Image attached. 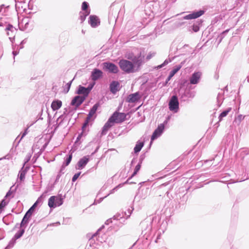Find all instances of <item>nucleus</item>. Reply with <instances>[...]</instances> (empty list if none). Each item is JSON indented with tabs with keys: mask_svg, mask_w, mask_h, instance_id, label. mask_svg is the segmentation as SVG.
Masks as SVG:
<instances>
[{
	"mask_svg": "<svg viewBox=\"0 0 249 249\" xmlns=\"http://www.w3.org/2000/svg\"><path fill=\"white\" fill-rule=\"evenodd\" d=\"M76 93L79 95H82L80 96L84 97L86 99L89 94V89L81 85H79L78 87V89L76 91Z\"/></svg>",
	"mask_w": 249,
	"mask_h": 249,
	"instance_id": "12",
	"label": "nucleus"
},
{
	"mask_svg": "<svg viewBox=\"0 0 249 249\" xmlns=\"http://www.w3.org/2000/svg\"><path fill=\"white\" fill-rule=\"evenodd\" d=\"M88 7H89V4L88 2L84 1L82 3V9L83 10V12L89 11L88 9Z\"/></svg>",
	"mask_w": 249,
	"mask_h": 249,
	"instance_id": "37",
	"label": "nucleus"
},
{
	"mask_svg": "<svg viewBox=\"0 0 249 249\" xmlns=\"http://www.w3.org/2000/svg\"><path fill=\"white\" fill-rule=\"evenodd\" d=\"M6 9L5 7V5L4 4H2L0 6V15H3V14L5 12Z\"/></svg>",
	"mask_w": 249,
	"mask_h": 249,
	"instance_id": "45",
	"label": "nucleus"
},
{
	"mask_svg": "<svg viewBox=\"0 0 249 249\" xmlns=\"http://www.w3.org/2000/svg\"><path fill=\"white\" fill-rule=\"evenodd\" d=\"M205 13L204 10H199L197 11H195L188 15H186L182 18L183 19H195L203 15Z\"/></svg>",
	"mask_w": 249,
	"mask_h": 249,
	"instance_id": "8",
	"label": "nucleus"
},
{
	"mask_svg": "<svg viewBox=\"0 0 249 249\" xmlns=\"http://www.w3.org/2000/svg\"><path fill=\"white\" fill-rule=\"evenodd\" d=\"M13 186H14V185H13V186H12L10 188V190H9L8 191V192L6 193V195H5V197H4V198H7V197H9V196H11V195H12L14 192H15L16 191V190L17 188L18 187V184H17V186H16V187L15 188V189H14V190H12V188H13Z\"/></svg>",
	"mask_w": 249,
	"mask_h": 249,
	"instance_id": "33",
	"label": "nucleus"
},
{
	"mask_svg": "<svg viewBox=\"0 0 249 249\" xmlns=\"http://www.w3.org/2000/svg\"><path fill=\"white\" fill-rule=\"evenodd\" d=\"M143 146V143L142 142H138L134 148L135 153H137L140 152Z\"/></svg>",
	"mask_w": 249,
	"mask_h": 249,
	"instance_id": "30",
	"label": "nucleus"
},
{
	"mask_svg": "<svg viewBox=\"0 0 249 249\" xmlns=\"http://www.w3.org/2000/svg\"><path fill=\"white\" fill-rule=\"evenodd\" d=\"M103 72L99 69H94L92 71L91 77L92 80L96 81L102 76Z\"/></svg>",
	"mask_w": 249,
	"mask_h": 249,
	"instance_id": "16",
	"label": "nucleus"
},
{
	"mask_svg": "<svg viewBox=\"0 0 249 249\" xmlns=\"http://www.w3.org/2000/svg\"><path fill=\"white\" fill-rule=\"evenodd\" d=\"M16 240L17 239L13 237V238L9 242L8 246H7V248H12L14 246V245H15V244L16 243Z\"/></svg>",
	"mask_w": 249,
	"mask_h": 249,
	"instance_id": "38",
	"label": "nucleus"
},
{
	"mask_svg": "<svg viewBox=\"0 0 249 249\" xmlns=\"http://www.w3.org/2000/svg\"><path fill=\"white\" fill-rule=\"evenodd\" d=\"M238 118L240 121H241L242 120H243L244 119V117L242 115H239L238 116Z\"/></svg>",
	"mask_w": 249,
	"mask_h": 249,
	"instance_id": "56",
	"label": "nucleus"
},
{
	"mask_svg": "<svg viewBox=\"0 0 249 249\" xmlns=\"http://www.w3.org/2000/svg\"><path fill=\"white\" fill-rule=\"evenodd\" d=\"M80 174H81V172H79V173L75 174L72 178V181L75 182L77 180V179L78 178V177H79Z\"/></svg>",
	"mask_w": 249,
	"mask_h": 249,
	"instance_id": "46",
	"label": "nucleus"
},
{
	"mask_svg": "<svg viewBox=\"0 0 249 249\" xmlns=\"http://www.w3.org/2000/svg\"><path fill=\"white\" fill-rule=\"evenodd\" d=\"M114 123H119L124 121L126 118V114L124 113L115 112L110 117Z\"/></svg>",
	"mask_w": 249,
	"mask_h": 249,
	"instance_id": "6",
	"label": "nucleus"
},
{
	"mask_svg": "<svg viewBox=\"0 0 249 249\" xmlns=\"http://www.w3.org/2000/svg\"><path fill=\"white\" fill-rule=\"evenodd\" d=\"M72 156V153L69 155V156L66 159L65 162L63 164H64L65 166H68L71 160Z\"/></svg>",
	"mask_w": 249,
	"mask_h": 249,
	"instance_id": "36",
	"label": "nucleus"
},
{
	"mask_svg": "<svg viewBox=\"0 0 249 249\" xmlns=\"http://www.w3.org/2000/svg\"><path fill=\"white\" fill-rule=\"evenodd\" d=\"M8 202L5 201V198H4L0 202V210L4 208L8 203Z\"/></svg>",
	"mask_w": 249,
	"mask_h": 249,
	"instance_id": "42",
	"label": "nucleus"
},
{
	"mask_svg": "<svg viewBox=\"0 0 249 249\" xmlns=\"http://www.w3.org/2000/svg\"><path fill=\"white\" fill-rule=\"evenodd\" d=\"M72 81V80H71L70 82H68L66 84V86H67V92H68V91L69 90V89H70V87H71V84Z\"/></svg>",
	"mask_w": 249,
	"mask_h": 249,
	"instance_id": "49",
	"label": "nucleus"
},
{
	"mask_svg": "<svg viewBox=\"0 0 249 249\" xmlns=\"http://www.w3.org/2000/svg\"><path fill=\"white\" fill-rule=\"evenodd\" d=\"M169 108L170 111L175 113L178 112L179 109V102L176 95H173L169 102Z\"/></svg>",
	"mask_w": 249,
	"mask_h": 249,
	"instance_id": "4",
	"label": "nucleus"
},
{
	"mask_svg": "<svg viewBox=\"0 0 249 249\" xmlns=\"http://www.w3.org/2000/svg\"><path fill=\"white\" fill-rule=\"evenodd\" d=\"M56 199V196H52L50 197L48 200V206L51 208H55V200Z\"/></svg>",
	"mask_w": 249,
	"mask_h": 249,
	"instance_id": "26",
	"label": "nucleus"
},
{
	"mask_svg": "<svg viewBox=\"0 0 249 249\" xmlns=\"http://www.w3.org/2000/svg\"><path fill=\"white\" fill-rule=\"evenodd\" d=\"M228 31H229V30H226V31H224V32L222 33V34H224L227 33Z\"/></svg>",
	"mask_w": 249,
	"mask_h": 249,
	"instance_id": "62",
	"label": "nucleus"
},
{
	"mask_svg": "<svg viewBox=\"0 0 249 249\" xmlns=\"http://www.w3.org/2000/svg\"><path fill=\"white\" fill-rule=\"evenodd\" d=\"M89 18V23L91 27H96L99 24L100 22L99 19L96 16H90Z\"/></svg>",
	"mask_w": 249,
	"mask_h": 249,
	"instance_id": "19",
	"label": "nucleus"
},
{
	"mask_svg": "<svg viewBox=\"0 0 249 249\" xmlns=\"http://www.w3.org/2000/svg\"><path fill=\"white\" fill-rule=\"evenodd\" d=\"M6 30H8V31H11L12 32L15 31L16 29L13 26V25H12L11 24H8V25H7V27L6 28Z\"/></svg>",
	"mask_w": 249,
	"mask_h": 249,
	"instance_id": "44",
	"label": "nucleus"
},
{
	"mask_svg": "<svg viewBox=\"0 0 249 249\" xmlns=\"http://www.w3.org/2000/svg\"><path fill=\"white\" fill-rule=\"evenodd\" d=\"M127 58L132 60V62L136 66L138 70L143 62L144 56H142L141 52H139L135 55L132 54H129Z\"/></svg>",
	"mask_w": 249,
	"mask_h": 249,
	"instance_id": "3",
	"label": "nucleus"
},
{
	"mask_svg": "<svg viewBox=\"0 0 249 249\" xmlns=\"http://www.w3.org/2000/svg\"><path fill=\"white\" fill-rule=\"evenodd\" d=\"M27 134H25L24 132H23L22 135H21V138L20 139H19V140L18 141V144L20 142V141Z\"/></svg>",
	"mask_w": 249,
	"mask_h": 249,
	"instance_id": "51",
	"label": "nucleus"
},
{
	"mask_svg": "<svg viewBox=\"0 0 249 249\" xmlns=\"http://www.w3.org/2000/svg\"><path fill=\"white\" fill-rule=\"evenodd\" d=\"M62 103L60 100H56L53 101L51 104V107L54 111L59 109L62 106Z\"/></svg>",
	"mask_w": 249,
	"mask_h": 249,
	"instance_id": "21",
	"label": "nucleus"
},
{
	"mask_svg": "<svg viewBox=\"0 0 249 249\" xmlns=\"http://www.w3.org/2000/svg\"><path fill=\"white\" fill-rule=\"evenodd\" d=\"M164 128V124H160L158 128L155 130L151 138V143L153 141L158 138L162 134Z\"/></svg>",
	"mask_w": 249,
	"mask_h": 249,
	"instance_id": "9",
	"label": "nucleus"
},
{
	"mask_svg": "<svg viewBox=\"0 0 249 249\" xmlns=\"http://www.w3.org/2000/svg\"><path fill=\"white\" fill-rule=\"evenodd\" d=\"M37 206V205L34 203L33 206L28 210L26 212L28 214L31 216L32 213L34 212L35 209Z\"/></svg>",
	"mask_w": 249,
	"mask_h": 249,
	"instance_id": "39",
	"label": "nucleus"
},
{
	"mask_svg": "<svg viewBox=\"0 0 249 249\" xmlns=\"http://www.w3.org/2000/svg\"><path fill=\"white\" fill-rule=\"evenodd\" d=\"M217 101L218 103L220 102L221 100H222V95L218 94L217 97Z\"/></svg>",
	"mask_w": 249,
	"mask_h": 249,
	"instance_id": "50",
	"label": "nucleus"
},
{
	"mask_svg": "<svg viewBox=\"0 0 249 249\" xmlns=\"http://www.w3.org/2000/svg\"><path fill=\"white\" fill-rule=\"evenodd\" d=\"M171 61L170 59H166L162 64L158 66V68H161L167 65L169 62Z\"/></svg>",
	"mask_w": 249,
	"mask_h": 249,
	"instance_id": "43",
	"label": "nucleus"
},
{
	"mask_svg": "<svg viewBox=\"0 0 249 249\" xmlns=\"http://www.w3.org/2000/svg\"><path fill=\"white\" fill-rule=\"evenodd\" d=\"M112 222V218H110L107 219L106 222L105 224L107 225H108L110 223Z\"/></svg>",
	"mask_w": 249,
	"mask_h": 249,
	"instance_id": "53",
	"label": "nucleus"
},
{
	"mask_svg": "<svg viewBox=\"0 0 249 249\" xmlns=\"http://www.w3.org/2000/svg\"><path fill=\"white\" fill-rule=\"evenodd\" d=\"M99 107V103H96L90 109L88 115L86 120L83 124L82 129H83L88 124L89 121L90 120L91 117L95 114L98 107Z\"/></svg>",
	"mask_w": 249,
	"mask_h": 249,
	"instance_id": "5",
	"label": "nucleus"
},
{
	"mask_svg": "<svg viewBox=\"0 0 249 249\" xmlns=\"http://www.w3.org/2000/svg\"><path fill=\"white\" fill-rule=\"evenodd\" d=\"M132 210H131L130 209H129L128 210H127V212H128V214H126V215H125V219H127L128 218H129L132 213Z\"/></svg>",
	"mask_w": 249,
	"mask_h": 249,
	"instance_id": "48",
	"label": "nucleus"
},
{
	"mask_svg": "<svg viewBox=\"0 0 249 249\" xmlns=\"http://www.w3.org/2000/svg\"><path fill=\"white\" fill-rule=\"evenodd\" d=\"M4 26V23H3V22L2 21V18H0V27H2Z\"/></svg>",
	"mask_w": 249,
	"mask_h": 249,
	"instance_id": "58",
	"label": "nucleus"
},
{
	"mask_svg": "<svg viewBox=\"0 0 249 249\" xmlns=\"http://www.w3.org/2000/svg\"><path fill=\"white\" fill-rule=\"evenodd\" d=\"M201 24L200 21L194 23L192 26V29L195 32H197L199 30V25Z\"/></svg>",
	"mask_w": 249,
	"mask_h": 249,
	"instance_id": "35",
	"label": "nucleus"
},
{
	"mask_svg": "<svg viewBox=\"0 0 249 249\" xmlns=\"http://www.w3.org/2000/svg\"><path fill=\"white\" fill-rule=\"evenodd\" d=\"M90 11H86V12H80L79 13V19L81 21V22H83L86 17L89 14Z\"/></svg>",
	"mask_w": 249,
	"mask_h": 249,
	"instance_id": "25",
	"label": "nucleus"
},
{
	"mask_svg": "<svg viewBox=\"0 0 249 249\" xmlns=\"http://www.w3.org/2000/svg\"><path fill=\"white\" fill-rule=\"evenodd\" d=\"M89 159L87 156L80 159L77 163L76 168L79 170L83 169L88 163Z\"/></svg>",
	"mask_w": 249,
	"mask_h": 249,
	"instance_id": "13",
	"label": "nucleus"
},
{
	"mask_svg": "<svg viewBox=\"0 0 249 249\" xmlns=\"http://www.w3.org/2000/svg\"><path fill=\"white\" fill-rule=\"evenodd\" d=\"M26 172H27V169L26 168H24V166L22 167V168L21 169V170L19 171V173H18V177H19V179L20 180V181H22L23 180H24V179H25V175L26 174Z\"/></svg>",
	"mask_w": 249,
	"mask_h": 249,
	"instance_id": "23",
	"label": "nucleus"
},
{
	"mask_svg": "<svg viewBox=\"0 0 249 249\" xmlns=\"http://www.w3.org/2000/svg\"><path fill=\"white\" fill-rule=\"evenodd\" d=\"M30 126H28V127L27 128L25 129V130H24V132L27 134V133H28V128L30 127Z\"/></svg>",
	"mask_w": 249,
	"mask_h": 249,
	"instance_id": "59",
	"label": "nucleus"
},
{
	"mask_svg": "<svg viewBox=\"0 0 249 249\" xmlns=\"http://www.w3.org/2000/svg\"><path fill=\"white\" fill-rule=\"evenodd\" d=\"M201 73L200 72H195L190 77V83L192 85L197 84L199 83Z\"/></svg>",
	"mask_w": 249,
	"mask_h": 249,
	"instance_id": "11",
	"label": "nucleus"
},
{
	"mask_svg": "<svg viewBox=\"0 0 249 249\" xmlns=\"http://www.w3.org/2000/svg\"><path fill=\"white\" fill-rule=\"evenodd\" d=\"M164 232V230H162L161 228H160L159 230V233L158 234V235L157 236V239L156 240V242H157V240L158 239H160L161 234L163 233Z\"/></svg>",
	"mask_w": 249,
	"mask_h": 249,
	"instance_id": "47",
	"label": "nucleus"
},
{
	"mask_svg": "<svg viewBox=\"0 0 249 249\" xmlns=\"http://www.w3.org/2000/svg\"><path fill=\"white\" fill-rule=\"evenodd\" d=\"M31 216L27 213H26L24 215L20 223V227L24 226L25 224H27L28 222L29 219Z\"/></svg>",
	"mask_w": 249,
	"mask_h": 249,
	"instance_id": "27",
	"label": "nucleus"
},
{
	"mask_svg": "<svg viewBox=\"0 0 249 249\" xmlns=\"http://www.w3.org/2000/svg\"><path fill=\"white\" fill-rule=\"evenodd\" d=\"M25 232L24 229H20L18 232H17L14 235V237L16 239H18L20 238Z\"/></svg>",
	"mask_w": 249,
	"mask_h": 249,
	"instance_id": "32",
	"label": "nucleus"
},
{
	"mask_svg": "<svg viewBox=\"0 0 249 249\" xmlns=\"http://www.w3.org/2000/svg\"><path fill=\"white\" fill-rule=\"evenodd\" d=\"M45 197V196L44 194H42L41 196H40L37 199V200L35 203L37 205L39 204H42L43 200V198Z\"/></svg>",
	"mask_w": 249,
	"mask_h": 249,
	"instance_id": "40",
	"label": "nucleus"
},
{
	"mask_svg": "<svg viewBox=\"0 0 249 249\" xmlns=\"http://www.w3.org/2000/svg\"><path fill=\"white\" fill-rule=\"evenodd\" d=\"M85 100L86 99L84 97H82L80 95H77L73 98L71 105L77 107H79Z\"/></svg>",
	"mask_w": 249,
	"mask_h": 249,
	"instance_id": "10",
	"label": "nucleus"
},
{
	"mask_svg": "<svg viewBox=\"0 0 249 249\" xmlns=\"http://www.w3.org/2000/svg\"><path fill=\"white\" fill-rule=\"evenodd\" d=\"M231 108L229 107L225 110L222 112L220 113V114L219 115V117H218L219 121H221L224 117H226L228 115L229 112L231 111Z\"/></svg>",
	"mask_w": 249,
	"mask_h": 249,
	"instance_id": "28",
	"label": "nucleus"
},
{
	"mask_svg": "<svg viewBox=\"0 0 249 249\" xmlns=\"http://www.w3.org/2000/svg\"><path fill=\"white\" fill-rule=\"evenodd\" d=\"M121 185L120 184V185H118L117 186H116V187H115L112 190H111V191H110V194H112V193H114L115 190H116L117 189V188H118L119 187H120L121 186Z\"/></svg>",
	"mask_w": 249,
	"mask_h": 249,
	"instance_id": "52",
	"label": "nucleus"
},
{
	"mask_svg": "<svg viewBox=\"0 0 249 249\" xmlns=\"http://www.w3.org/2000/svg\"><path fill=\"white\" fill-rule=\"evenodd\" d=\"M65 167L66 166L64 164H63L62 165V167L60 170L59 173H58V174L57 176V179H58L60 178V177L61 176V175L63 174L64 173V172H65L64 170H65Z\"/></svg>",
	"mask_w": 249,
	"mask_h": 249,
	"instance_id": "41",
	"label": "nucleus"
},
{
	"mask_svg": "<svg viewBox=\"0 0 249 249\" xmlns=\"http://www.w3.org/2000/svg\"><path fill=\"white\" fill-rule=\"evenodd\" d=\"M126 215V212L124 213H118L116 215H114V216L113 217V218L114 220H118L121 219L122 218H124V217L125 218V215Z\"/></svg>",
	"mask_w": 249,
	"mask_h": 249,
	"instance_id": "31",
	"label": "nucleus"
},
{
	"mask_svg": "<svg viewBox=\"0 0 249 249\" xmlns=\"http://www.w3.org/2000/svg\"><path fill=\"white\" fill-rule=\"evenodd\" d=\"M99 148V146H98V147L96 148V149H95V151H94V152L92 154H94L95 153H96V152L98 151V150Z\"/></svg>",
	"mask_w": 249,
	"mask_h": 249,
	"instance_id": "61",
	"label": "nucleus"
},
{
	"mask_svg": "<svg viewBox=\"0 0 249 249\" xmlns=\"http://www.w3.org/2000/svg\"><path fill=\"white\" fill-rule=\"evenodd\" d=\"M181 67V65H178L174 68V69L170 71V74L166 80V84H167L171 78L180 69Z\"/></svg>",
	"mask_w": 249,
	"mask_h": 249,
	"instance_id": "20",
	"label": "nucleus"
},
{
	"mask_svg": "<svg viewBox=\"0 0 249 249\" xmlns=\"http://www.w3.org/2000/svg\"><path fill=\"white\" fill-rule=\"evenodd\" d=\"M140 99V96L138 92H135L129 95L127 101L129 103H135Z\"/></svg>",
	"mask_w": 249,
	"mask_h": 249,
	"instance_id": "17",
	"label": "nucleus"
},
{
	"mask_svg": "<svg viewBox=\"0 0 249 249\" xmlns=\"http://www.w3.org/2000/svg\"><path fill=\"white\" fill-rule=\"evenodd\" d=\"M120 84L117 81H112L109 86L110 90L112 93H115L119 90Z\"/></svg>",
	"mask_w": 249,
	"mask_h": 249,
	"instance_id": "18",
	"label": "nucleus"
},
{
	"mask_svg": "<svg viewBox=\"0 0 249 249\" xmlns=\"http://www.w3.org/2000/svg\"><path fill=\"white\" fill-rule=\"evenodd\" d=\"M30 19L27 18H23L19 23V26L21 30H26L29 28Z\"/></svg>",
	"mask_w": 249,
	"mask_h": 249,
	"instance_id": "14",
	"label": "nucleus"
},
{
	"mask_svg": "<svg viewBox=\"0 0 249 249\" xmlns=\"http://www.w3.org/2000/svg\"><path fill=\"white\" fill-rule=\"evenodd\" d=\"M103 227H104V226H102V228ZM101 230V228H100L99 229H98V231H97V232L93 235V237L95 236H96V235L98 234L99 233V231H100Z\"/></svg>",
	"mask_w": 249,
	"mask_h": 249,
	"instance_id": "55",
	"label": "nucleus"
},
{
	"mask_svg": "<svg viewBox=\"0 0 249 249\" xmlns=\"http://www.w3.org/2000/svg\"><path fill=\"white\" fill-rule=\"evenodd\" d=\"M223 38V36H222L220 39L219 42H220Z\"/></svg>",
	"mask_w": 249,
	"mask_h": 249,
	"instance_id": "64",
	"label": "nucleus"
},
{
	"mask_svg": "<svg viewBox=\"0 0 249 249\" xmlns=\"http://www.w3.org/2000/svg\"><path fill=\"white\" fill-rule=\"evenodd\" d=\"M121 69L127 73H133L137 71L133 63L127 60L121 59L119 62Z\"/></svg>",
	"mask_w": 249,
	"mask_h": 249,
	"instance_id": "1",
	"label": "nucleus"
},
{
	"mask_svg": "<svg viewBox=\"0 0 249 249\" xmlns=\"http://www.w3.org/2000/svg\"><path fill=\"white\" fill-rule=\"evenodd\" d=\"M166 21V20H164L162 24L160 23H158L155 29V33L156 35H160L163 33V30L162 29V26L163 24H164Z\"/></svg>",
	"mask_w": 249,
	"mask_h": 249,
	"instance_id": "22",
	"label": "nucleus"
},
{
	"mask_svg": "<svg viewBox=\"0 0 249 249\" xmlns=\"http://www.w3.org/2000/svg\"><path fill=\"white\" fill-rule=\"evenodd\" d=\"M195 95L196 92L191 90L190 88H186L184 90H180L179 92V96L181 102L188 101L189 99L193 98Z\"/></svg>",
	"mask_w": 249,
	"mask_h": 249,
	"instance_id": "2",
	"label": "nucleus"
},
{
	"mask_svg": "<svg viewBox=\"0 0 249 249\" xmlns=\"http://www.w3.org/2000/svg\"><path fill=\"white\" fill-rule=\"evenodd\" d=\"M247 80L249 83V76L247 77Z\"/></svg>",
	"mask_w": 249,
	"mask_h": 249,
	"instance_id": "63",
	"label": "nucleus"
},
{
	"mask_svg": "<svg viewBox=\"0 0 249 249\" xmlns=\"http://www.w3.org/2000/svg\"><path fill=\"white\" fill-rule=\"evenodd\" d=\"M141 163H138L136 166L133 173L132 174L131 176L128 178V179L126 180L125 183H128L129 180L130 179V178H131L133 177H134V176H135L137 174V173L139 172V171L140 170V169L141 168Z\"/></svg>",
	"mask_w": 249,
	"mask_h": 249,
	"instance_id": "29",
	"label": "nucleus"
},
{
	"mask_svg": "<svg viewBox=\"0 0 249 249\" xmlns=\"http://www.w3.org/2000/svg\"><path fill=\"white\" fill-rule=\"evenodd\" d=\"M93 86H89L88 87L86 88L88 89H89V93H90L91 90L92 89Z\"/></svg>",
	"mask_w": 249,
	"mask_h": 249,
	"instance_id": "57",
	"label": "nucleus"
},
{
	"mask_svg": "<svg viewBox=\"0 0 249 249\" xmlns=\"http://www.w3.org/2000/svg\"><path fill=\"white\" fill-rule=\"evenodd\" d=\"M170 119V117L168 116L167 118V120L164 122V123L163 124H166L167 123V121Z\"/></svg>",
	"mask_w": 249,
	"mask_h": 249,
	"instance_id": "60",
	"label": "nucleus"
},
{
	"mask_svg": "<svg viewBox=\"0 0 249 249\" xmlns=\"http://www.w3.org/2000/svg\"><path fill=\"white\" fill-rule=\"evenodd\" d=\"M67 120H66V116L64 114L60 115L56 120V123L57 126L62 125L65 121L67 122Z\"/></svg>",
	"mask_w": 249,
	"mask_h": 249,
	"instance_id": "24",
	"label": "nucleus"
},
{
	"mask_svg": "<svg viewBox=\"0 0 249 249\" xmlns=\"http://www.w3.org/2000/svg\"><path fill=\"white\" fill-rule=\"evenodd\" d=\"M63 203V200L62 198L59 196H56V199L55 200V207L61 206Z\"/></svg>",
	"mask_w": 249,
	"mask_h": 249,
	"instance_id": "34",
	"label": "nucleus"
},
{
	"mask_svg": "<svg viewBox=\"0 0 249 249\" xmlns=\"http://www.w3.org/2000/svg\"><path fill=\"white\" fill-rule=\"evenodd\" d=\"M12 53L14 55V58L15 59V56L18 53V52L17 51H13Z\"/></svg>",
	"mask_w": 249,
	"mask_h": 249,
	"instance_id": "54",
	"label": "nucleus"
},
{
	"mask_svg": "<svg viewBox=\"0 0 249 249\" xmlns=\"http://www.w3.org/2000/svg\"><path fill=\"white\" fill-rule=\"evenodd\" d=\"M104 69L112 73H117L118 71V67L114 63L111 62H104L103 63Z\"/></svg>",
	"mask_w": 249,
	"mask_h": 249,
	"instance_id": "7",
	"label": "nucleus"
},
{
	"mask_svg": "<svg viewBox=\"0 0 249 249\" xmlns=\"http://www.w3.org/2000/svg\"><path fill=\"white\" fill-rule=\"evenodd\" d=\"M113 124L114 122L112 121V118L110 117L102 128L101 135H106L108 129L113 125Z\"/></svg>",
	"mask_w": 249,
	"mask_h": 249,
	"instance_id": "15",
	"label": "nucleus"
}]
</instances>
